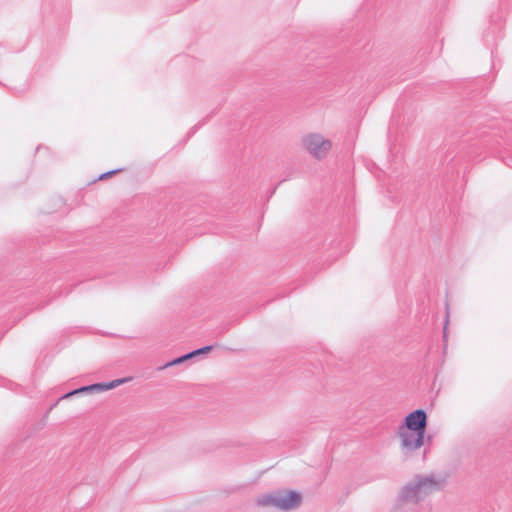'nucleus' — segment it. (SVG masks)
I'll return each instance as SVG.
<instances>
[{"mask_svg": "<svg viewBox=\"0 0 512 512\" xmlns=\"http://www.w3.org/2000/svg\"><path fill=\"white\" fill-rule=\"evenodd\" d=\"M448 483L443 472L419 474L413 477L398 492L393 512H418V505L429 495L442 491Z\"/></svg>", "mask_w": 512, "mask_h": 512, "instance_id": "1", "label": "nucleus"}, {"mask_svg": "<svg viewBox=\"0 0 512 512\" xmlns=\"http://www.w3.org/2000/svg\"><path fill=\"white\" fill-rule=\"evenodd\" d=\"M302 502L301 494L295 491L281 490L257 497L256 504L261 507H274L282 511L298 508Z\"/></svg>", "mask_w": 512, "mask_h": 512, "instance_id": "2", "label": "nucleus"}, {"mask_svg": "<svg viewBox=\"0 0 512 512\" xmlns=\"http://www.w3.org/2000/svg\"><path fill=\"white\" fill-rule=\"evenodd\" d=\"M303 148L316 160H323L332 149V141L318 132L307 133L302 138Z\"/></svg>", "mask_w": 512, "mask_h": 512, "instance_id": "3", "label": "nucleus"}, {"mask_svg": "<svg viewBox=\"0 0 512 512\" xmlns=\"http://www.w3.org/2000/svg\"><path fill=\"white\" fill-rule=\"evenodd\" d=\"M396 437L399 443V449L405 457L412 456L425 443V435L421 432L412 431L402 426H398Z\"/></svg>", "mask_w": 512, "mask_h": 512, "instance_id": "4", "label": "nucleus"}, {"mask_svg": "<svg viewBox=\"0 0 512 512\" xmlns=\"http://www.w3.org/2000/svg\"><path fill=\"white\" fill-rule=\"evenodd\" d=\"M128 381V378L116 379L107 383H96L89 386H83L81 388L75 389L69 393H66L62 396L61 399H68L74 395L83 394V393H100L104 391H108L114 389Z\"/></svg>", "mask_w": 512, "mask_h": 512, "instance_id": "5", "label": "nucleus"}, {"mask_svg": "<svg viewBox=\"0 0 512 512\" xmlns=\"http://www.w3.org/2000/svg\"><path fill=\"white\" fill-rule=\"evenodd\" d=\"M399 426L412 431L421 432V434L425 435L427 427V414L424 410L417 409L407 414L404 418V421Z\"/></svg>", "mask_w": 512, "mask_h": 512, "instance_id": "6", "label": "nucleus"}, {"mask_svg": "<svg viewBox=\"0 0 512 512\" xmlns=\"http://www.w3.org/2000/svg\"><path fill=\"white\" fill-rule=\"evenodd\" d=\"M193 358V354H186V355H183L181 357H178L168 363H166L163 368H167V367H171V366H175V365H179V364H182L184 363L185 361L189 360V359H192Z\"/></svg>", "mask_w": 512, "mask_h": 512, "instance_id": "7", "label": "nucleus"}, {"mask_svg": "<svg viewBox=\"0 0 512 512\" xmlns=\"http://www.w3.org/2000/svg\"><path fill=\"white\" fill-rule=\"evenodd\" d=\"M210 350H211V347L210 346H206V347L197 349L195 351H192V352H190V354H193V357H195V356L200 355V354H205V353L209 352Z\"/></svg>", "mask_w": 512, "mask_h": 512, "instance_id": "8", "label": "nucleus"}, {"mask_svg": "<svg viewBox=\"0 0 512 512\" xmlns=\"http://www.w3.org/2000/svg\"><path fill=\"white\" fill-rule=\"evenodd\" d=\"M210 350H211V347L210 346H206V347L197 349L195 351H192V352H190V354H193V357H195V356L200 355V354H205V353L209 352Z\"/></svg>", "mask_w": 512, "mask_h": 512, "instance_id": "9", "label": "nucleus"}, {"mask_svg": "<svg viewBox=\"0 0 512 512\" xmlns=\"http://www.w3.org/2000/svg\"><path fill=\"white\" fill-rule=\"evenodd\" d=\"M114 173H115V171L108 172V173H106V174H102V175L100 176V179H103V178L107 177L108 175H111V174H114Z\"/></svg>", "mask_w": 512, "mask_h": 512, "instance_id": "10", "label": "nucleus"}]
</instances>
